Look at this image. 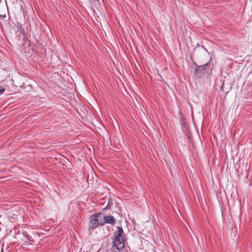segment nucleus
Returning <instances> with one entry per match:
<instances>
[{"label": "nucleus", "mask_w": 252, "mask_h": 252, "mask_svg": "<svg viewBox=\"0 0 252 252\" xmlns=\"http://www.w3.org/2000/svg\"><path fill=\"white\" fill-rule=\"evenodd\" d=\"M211 64H209V63H206L205 65H202V66H200L198 69L196 70V72H197V71H198L199 70H200L201 71V70H206V67H208L209 65H210Z\"/></svg>", "instance_id": "obj_4"}, {"label": "nucleus", "mask_w": 252, "mask_h": 252, "mask_svg": "<svg viewBox=\"0 0 252 252\" xmlns=\"http://www.w3.org/2000/svg\"><path fill=\"white\" fill-rule=\"evenodd\" d=\"M103 222L105 223L114 224L116 222L115 219L111 216H104L103 217Z\"/></svg>", "instance_id": "obj_3"}, {"label": "nucleus", "mask_w": 252, "mask_h": 252, "mask_svg": "<svg viewBox=\"0 0 252 252\" xmlns=\"http://www.w3.org/2000/svg\"><path fill=\"white\" fill-rule=\"evenodd\" d=\"M5 91V89L0 87V95Z\"/></svg>", "instance_id": "obj_5"}, {"label": "nucleus", "mask_w": 252, "mask_h": 252, "mask_svg": "<svg viewBox=\"0 0 252 252\" xmlns=\"http://www.w3.org/2000/svg\"><path fill=\"white\" fill-rule=\"evenodd\" d=\"M115 239L113 241V244L118 250H121L125 247V236L124 231L122 227H117V230L114 233Z\"/></svg>", "instance_id": "obj_1"}, {"label": "nucleus", "mask_w": 252, "mask_h": 252, "mask_svg": "<svg viewBox=\"0 0 252 252\" xmlns=\"http://www.w3.org/2000/svg\"><path fill=\"white\" fill-rule=\"evenodd\" d=\"M100 213L96 214L90 216L89 221V229H94L97 228L99 225L104 224L103 220H100Z\"/></svg>", "instance_id": "obj_2"}, {"label": "nucleus", "mask_w": 252, "mask_h": 252, "mask_svg": "<svg viewBox=\"0 0 252 252\" xmlns=\"http://www.w3.org/2000/svg\"><path fill=\"white\" fill-rule=\"evenodd\" d=\"M1 1V0H0V2Z\"/></svg>", "instance_id": "obj_6"}]
</instances>
